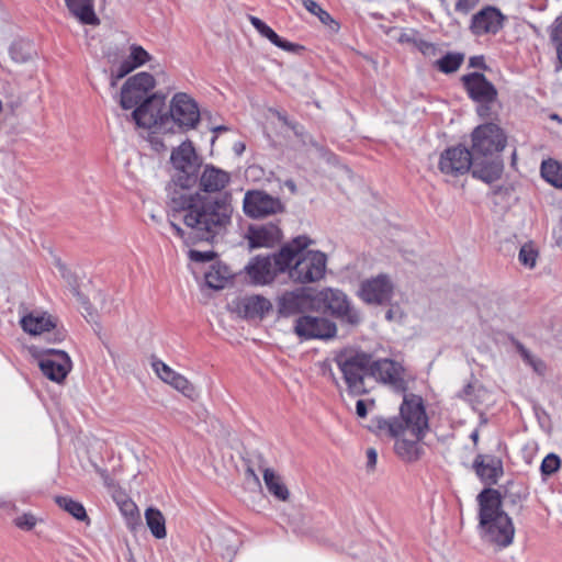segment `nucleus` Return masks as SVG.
<instances>
[{
    "label": "nucleus",
    "mask_w": 562,
    "mask_h": 562,
    "mask_svg": "<svg viewBox=\"0 0 562 562\" xmlns=\"http://www.w3.org/2000/svg\"><path fill=\"white\" fill-rule=\"evenodd\" d=\"M170 162L175 170L176 189L169 203V223L176 234L187 244L194 240H211L231 223L233 214L232 194L207 200L199 192H190L198 182L202 165L193 144L182 140L171 150Z\"/></svg>",
    "instance_id": "1"
},
{
    "label": "nucleus",
    "mask_w": 562,
    "mask_h": 562,
    "mask_svg": "<svg viewBox=\"0 0 562 562\" xmlns=\"http://www.w3.org/2000/svg\"><path fill=\"white\" fill-rule=\"evenodd\" d=\"M313 244L314 240L307 236L294 238L274 255L276 267L280 272H286L294 283L306 284L322 280L326 272L327 257L312 249Z\"/></svg>",
    "instance_id": "2"
},
{
    "label": "nucleus",
    "mask_w": 562,
    "mask_h": 562,
    "mask_svg": "<svg viewBox=\"0 0 562 562\" xmlns=\"http://www.w3.org/2000/svg\"><path fill=\"white\" fill-rule=\"evenodd\" d=\"M131 119L154 150L167 151L173 145L165 93L153 94L147 102L136 106Z\"/></svg>",
    "instance_id": "3"
},
{
    "label": "nucleus",
    "mask_w": 562,
    "mask_h": 562,
    "mask_svg": "<svg viewBox=\"0 0 562 562\" xmlns=\"http://www.w3.org/2000/svg\"><path fill=\"white\" fill-rule=\"evenodd\" d=\"M479 530L482 540L494 550L508 547L515 537L512 518L502 508L501 495L496 490L486 488L477 496Z\"/></svg>",
    "instance_id": "4"
},
{
    "label": "nucleus",
    "mask_w": 562,
    "mask_h": 562,
    "mask_svg": "<svg viewBox=\"0 0 562 562\" xmlns=\"http://www.w3.org/2000/svg\"><path fill=\"white\" fill-rule=\"evenodd\" d=\"M376 428L386 434H398L402 430L411 435H425L428 429V417L423 398L415 394H405L400 406V417L390 422L376 419Z\"/></svg>",
    "instance_id": "5"
},
{
    "label": "nucleus",
    "mask_w": 562,
    "mask_h": 562,
    "mask_svg": "<svg viewBox=\"0 0 562 562\" xmlns=\"http://www.w3.org/2000/svg\"><path fill=\"white\" fill-rule=\"evenodd\" d=\"M335 362L342 373L348 391L353 395H362L370 391L367 383L370 374L371 357L364 352L345 350L338 353Z\"/></svg>",
    "instance_id": "6"
},
{
    "label": "nucleus",
    "mask_w": 562,
    "mask_h": 562,
    "mask_svg": "<svg viewBox=\"0 0 562 562\" xmlns=\"http://www.w3.org/2000/svg\"><path fill=\"white\" fill-rule=\"evenodd\" d=\"M172 140L187 131L194 130L201 114L196 100L187 92H176L167 102Z\"/></svg>",
    "instance_id": "7"
},
{
    "label": "nucleus",
    "mask_w": 562,
    "mask_h": 562,
    "mask_svg": "<svg viewBox=\"0 0 562 562\" xmlns=\"http://www.w3.org/2000/svg\"><path fill=\"white\" fill-rule=\"evenodd\" d=\"M157 80L150 72L140 71L128 77L120 91V105L124 110H134L136 106L147 102L155 92Z\"/></svg>",
    "instance_id": "8"
},
{
    "label": "nucleus",
    "mask_w": 562,
    "mask_h": 562,
    "mask_svg": "<svg viewBox=\"0 0 562 562\" xmlns=\"http://www.w3.org/2000/svg\"><path fill=\"white\" fill-rule=\"evenodd\" d=\"M30 352L37 360L42 373L53 382L61 383L71 370V360L63 350L31 347Z\"/></svg>",
    "instance_id": "9"
},
{
    "label": "nucleus",
    "mask_w": 562,
    "mask_h": 562,
    "mask_svg": "<svg viewBox=\"0 0 562 562\" xmlns=\"http://www.w3.org/2000/svg\"><path fill=\"white\" fill-rule=\"evenodd\" d=\"M505 145L506 137L495 124L477 126L472 133V153L474 154L499 156Z\"/></svg>",
    "instance_id": "10"
},
{
    "label": "nucleus",
    "mask_w": 562,
    "mask_h": 562,
    "mask_svg": "<svg viewBox=\"0 0 562 562\" xmlns=\"http://www.w3.org/2000/svg\"><path fill=\"white\" fill-rule=\"evenodd\" d=\"M243 210L248 217L263 218L283 211V205L278 198L260 190H250L245 193Z\"/></svg>",
    "instance_id": "11"
},
{
    "label": "nucleus",
    "mask_w": 562,
    "mask_h": 562,
    "mask_svg": "<svg viewBox=\"0 0 562 562\" xmlns=\"http://www.w3.org/2000/svg\"><path fill=\"white\" fill-rule=\"evenodd\" d=\"M370 375L376 381L390 385L396 391H405L408 375L404 367L391 359L371 360Z\"/></svg>",
    "instance_id": "12"
},
{
    "label": "nucleus",
    "mask_w": 562,
    "mask_h": 562,
    "mask_svg": "<svg viewBox=\"0 0 562 562\" xmlns=\"http://www.w3.org/2000/svg\"><path fill=\"white\" fill-rule=\"evenodd\" d=\"M336 330V325L323 316L302 315L294 323V333L304 340L329 339Z\"/></svg>",
    "instance_id": "13"
},
{
    "label": "nucleus",
    "mask_w": 562,
    "mask_h": 562,
    "mask_svg": "<svg viewBox=\"0 0 562 562\" xmlns=\"http://www.w3.org/2000/svg\"><path fill=\"white\" fill-rule=\"evenodd\" d=\"M394 292V284L386 274H379L361 282L358 295L367 304L381 305L389 302Z\"/></svg>",
    "instance_id": "14"
},
{
    "label": "nucleus",
    "mask_w": 562,
    "mask_h": 562,
    "mask_svg": "<svg viewBox=\"0 0 562 562\" xmlns=\"http://www.w3.org/2000/svg\"><path fill=\"white\" fill-rule=\"evenodd\" d=\"M471 156L467 148L453 147L445 150L439 159V170L447 180L458 178L467 173L471 167Z\"/></svg>",
    "instance_id": "15"
},
{
    "label": "nucleus",
    "mask_w": 562,
    "mask_h": 562,
    "mask_svg": "<svg viewBox=\"0 0 562 562\" xmlns=\"http://www.w3.org/2000/svg\"><path fill=\"white\" fill-rule=\"evenodd\" d=\"M151 368L164 383L168 384L183 396L192 401H195L199 397V393L194 384L164 361L155 359L151 362Z\"/></svg>",
    "instance_id": "16"
},
{
    "label": "nucleus",
    "mask_w": 562,
    "mask_h": 562,
    "mask_svg": "<svg viewBox=\"0 0 562 562\" xmlns=\"http://www.w3.org/2000/svg\"><path fill=\"white\" fill-rule=\"evenodd\" d=\"M503 169L504 165L501 156L472 153L470 170L474 178L485 183H492L501 178Z\"/></svg>",
    "instance_id": "17"
},
{
    "label": "nucleus",
    "mask_w": 562,
    "mask_h": 562,
    "mask_svg": "<svg viewBox=\"0 0 562 562\" xmlns=\"http://www.w3.org/2000/svg\"><path fill=\"white\" fill-rule=\"evenodd\" d=\"M322 297L331 314L351 325L360 323V314L350 305L346 294L341 291L327 289L322 292Z\"/></svg>",
    "instance_id": "18"
},
{
    "label": "nucleus",
    "mask_w": 562,
    "mask_h": 562,
    "mask_svg": "<svg viewBox=\"0 0 562 562\" xmlns=\"http://www.w3.org/2000/svg\"><path fill=\"white\" fill-rule=\"evenodd\" d=\"M151 59L149 53L139 45L133 44L128 48V54L111 74V85L116 86L117 80L124 78L134 69L142 67Z\"/></svg>",
    "instance_id": "19"
},
{
    "label": "nucleus",
    "mask_w": 562,
    "mask_h": 562,
    "mask_svg": "<svg viewBox=\"0 0 562 562\" xmlns=\"http://www.w3.org/2000/svg\"><path fill=\"white\" fill-rule=\"evenodd\" d=\"M462 81L470 97L477 102H492L496 99L495 87L479 72L462 77Z\"/></svg>",
    "instance_id": "20"
},
{
    "label": "nucleus",
    "mask_w": 562,
    "mask_h": 562,
    "mask_svg": "<svg viewBox=\"0 0 562 562\" xmlns=\"http://www.w3.org/2000/svg\"><path fill=\"white\" fill-rule=\"evenodd\" d=\"M200 189L204 192L214 193L225 189L231 182V175L213 165H206L201 175H198Z\"/></svg>",
    "instance_id": "21"
},
{
    "label": "nucleus",
    "mask_w": 562,
    "mask_h": 562,
    "mask_svg": "<svg viewBox=\"0 0 562 562\" xmlns=\"http://www.w3.org/2000/svg\"><path fill=\"white\" fill-rule=\"evenodd\" d=\"M22 329L31 336H42L50 333L56 324L46 312H30L20 319Z\"/></svg>",
    "instance_id": "22"
},
{
    "label": "nucleus",
    "mask_w": 562,
    "mask_h": 562,
    "mask_svg": "<svg viewBox=\"0 0 562 562\" xmlns=\"http://www.w3.org/2000/svg\"><path fill=\"white\" fill-rule=\"evenodd\" d=\"M250 280L257 284H266L271 282L277 272H280L276 267L274 258L257 257L252 259L246 267Z\"/></svg>",
    "instance_id": "23"
},
{
    "label": "nucleus",
    "mask_w": 562,
    "mask_h": 562,
    "mask_svg": "<svg viewBox=\"0 0 562 562\" xmlns=\"http://www.w3.org/2000/svg\"><path fill=\"white\" fill-rule=\"evenodd\" d=\"M391 437L396 438L395 441V452L400 458L404 461H415L420 456V446L419 441L425 435H411L406 434L403 430L398 434H389Z\"/></svg>",
    "instance_id": "24"
},
{
    "label": "nucleus",
    "mask_w": 562,
    "mask_h": 562,
    "mask_svg": "<svg viewBox=\"0 0 562 562\" xmlns=\"http://www.w3.org/2000/svg\"><path fill=\"white\" fill-rule=\"evenodd\" d=\"M282 238V232L276 224H266L249 228L248 240L251 248L272 247Z\"/></svg>",
    "instance_id": "25"
},
{
    "label": "nucleus",
    "mask_w": 562,
    "mask_h": 562,
    "mask_svg": "<svg viewBox=\"0 0 562 562\" xmlns=\"http://www.w3.org/2000/svg\"><path fill=\"white\" fill-rule=\"evenodd\" d=\"M503 25V15L494 8H485L473 16L472 31L475 34L496 33Z\"/></svg>",
    "instance_id": "26"
},
{
    "label": "nucleus",
    "mask_w": 562,
    "mask_h": 562,
    "mask_svg": "<svg viewBox=\"0 0 562 562\" xmlns=\"http://www.w3.org/2000/svg\"><path fill=\"white\" fill-rule=\"evenodd\" d=\"M69 13L80 23L98 26L100 19L94 11L93 0H64Z\"/></svg>",
    "instance_id": "27"
},
{
    "label": "nucleus",
    "mask_w": 562,
    "mask_h": 562,
    "mask_svg": "<svg viewBox=\"0 0 562 562\" xmlns=\"http://www.w3.org/2000/svg\"><path fill=\"white\" fill-rule=\"evenodd\" d=\"M310 300V294L305 289H295L286 291L278 299L280 313L291 315L302 311Z\"/></svg>",
    "instance_id": "28"
},
{
    "label": "nucleus",
    "mask_w": 562,
    "mask_h": 562,
    "mask_svg": "<svg viewBox=\"0 0 562 562\" xmlns=\"http://www.w3.org/2000/svg\"><path fill=\"white\" fill-rule=\"evenodd\" d=\"M474 468L476 474L488 484L496 483L503 473L502 461L491 456H477Z\"/></svg>",
    "instance_id": "29"
},
{
    "label": "nucleus",
    "mask_w": 562,
    "mask_h": 562,
    "mask_svg": "<svg viewBox=\"0 0 562 562\" xmlns=\"http://www.w3.org/2000/svg\"><path fill=\"white\" fill-rule=\"evenodd\" d=\"M249 22L262 37L267 38L277 47L291 53H299L303 49V46L281 38L268 24H266L259 18L250 15Z\"/></svg>",
    "instance_id": "30"
},
{
    "label": "nucleus",
    "mask_w": 562,
    "mask_h": 562,
    "mask_svg": "<svg viewBox=\"0 0 562 562\" xmlns=\"http://www.w3.org/2000/svg\"><path fill=\"white\" fill-rule=\"evenodd\" d=\"M261 472L268 492L280 502H289L291 493L282 476L270 467H262Z\"/></svg>",
    "instance_id": "31"
},
{
    "label": "nucleus",
    "mask_w": 562,
    "mask_h": 562,
    "mask_svg": "<svg viewBox=\"0 0 562 562\" xmlns=\"http://www.w3.org/2000/svg\"><path fill=\"white\" fill-rule=\"evenodd\" d=\"M236 312L243 317H256L270 308V303L258 295L246 296L236 301Z\"/></svg>",
    "instance_id": "32"
},
{
    "label": "nucleus",
    "mask_w": 562,
    "mask_h": 562,
    "mask_svg": "<svg viewBox=\"0 0 562 562\" xmlns=\"http://www.w3.org/2000/svg\"><path fill=\"white\" fill-rule=\"evenodd\" d=\"M540 258V247L532 240L526 241L520 246L518 261L526 269H535Z\"/></svg>",
    "instance_id": "33"
},
{
    "label": "nucleus",
    "mask_w": 562,
    "mask_h": 562,
    "mask_svg": "<svg viewBox=\"0 0 562 562\" xmlns=\"http://www.w3.org/2000/svg\"><path fill=\"white\" fill-rule=\"evenodd\" d=\"M146 524L151 535L157 539H164L167 536L166 520L160 510L147 508L145 512Z\"/></svg>",
    "instance_id": "34"
},
{
    "label": "nucleus",
    "mask_w": 562,
    "mask_h": 562,
    "mask_svg": "<svg viewBox=\"0 0 562 562\" xmlns=\"http://www.w3.org/2000/svg\"><path fill=\"white\" fill-rule=\"evenodd\" d=\"M229 271L226 267L213 265L205 273V282L212 289H223L229 280Z\"/></svg>",
    "instance_id": "35"
},
{
    "label": "nucleus",
    "mask_w": 562,
    "mask_h": 562,
    "mask_svg": "<svg viewBox=\"0 0 562 562\" xmlns=\"http://www.w3.org/2000/svg\"><path fill=\"white\" fill-rule=\"evenodd\" d=\"M542 178L555 188L562 189V165L555 160H546L541 165Z\"/></svg>",
    "instance_id": "36"
},
{
    "label": "nucleus",
    "mask_w": 562,
    "mask_h": 562,
    "mask_svg": "<svg viewBox=\"0 0 562 562\" xmlns=\"http://www.w3.org/2000/svg\"><path fill=\"white\" fill-rule=\"evenodd\" d=\"M56 503L59 505V507L69 513L76 519L88 520L85 507L80 503L74 501L72 498L66 496H58L56 497Z\"/></svg>",
    "instance_id": "37"
},
{
    "label": "nucleus",
    "mask_w": 562,
    "mask_h": 562,
    "mask_svg": "<svg viewBox=\"0 0 562 562\" xmlns=\"http://www.w3.org/2000/svg\"><path fill=\"white\" fill-rule=\"evenodd\" d=\"M464 56L462 54H447L445 57L436 60V66L445 74H451L459 69Z\"/></svg>",
    "instance_id": "38"
},
{
    "label": "nucleus",
    "mask_w": 562,
    "mask_h": 562,
    "mask_svg": "<svg viewBox=\"0 0 562 562\" xmlns=\"http://www.w3.org/2000/svg\"><path fill=\"white\" fill-rule=\"evenodd\" d=\"M550 36L555 46L558 59L562 65V15L557 18L552 24Z\"/></svg>",
    "instance_id": "39"
},
{
    "label": "nucleus",
    "mask_w": 562,
    "mask_h": 562,
    "mask_svg": "<svg viewBox=\"0 0 562 562\" xmlns=\"http://www.w3.org/2000/svg\"><path fill=\"white\" fill-rule=\"evenodd\" d=\"M120 509L126 517L127 524L134 526L139 520V512L136 504L131 499H124L120 503Z\"/></svg>",
    "instance_id": "40"
},
{
    "label": "nucleus",
    "mask_w": 562,
    "mask_h": 562,
    "mask_svg": "<svg viewBox=\"0 0 562 562\" xmlns=\"http://www.w3.org/2000/svg\"><path fill=\"white\" fill-rule=\"evenodd\" d=\"M78 295L83 304H89V306L95 312L106 308V296L101 291H94L91 297H83L79 293Z\"/></svg>",
    "instance_id": "41"
},
{
    "label": "nucleus",
    "mask_w": 562,
    "mask_h": 562,
    "mask_svg": "<svg viewBox=\"0 0 562 562\" xmlns=\"http://www.w3.org/2000/svg\"><path fill=\"white\" fill-rule=\"evenodd\" d=\"M560 468V459L555 454H548L541 464V471L543 474H552Z\"/></svg>",
    "instance_id": "42"
},
{
    "label": "nucleus",
    "mask_w": 562,
    "mask_h": 562,
    "mask_svg": "<svg viewBox=\"0 0 562 562\" xmlns=\"http://www.w3.org/2000/svg\"><path fill=\"white\" fill-rule=\"evenodd\" d=\"M14 522L20 529L32 530L36 525V517L26 513L15 518Z\"/></svg>",
    "instance_id": "43"
},
{
    "label": "nucleus",
    "mask_w": 562,
    "mask_h": 562,
    "mask_svg": "<svg viewBox=\"0 0 562 562\" xmlns=\"http://www.w3.org/2000/svg\"><path fill=\"white\" fill-rule=\"evenodd\" d=\"M21 50H22L21 46H14L12 48V57L14 60H16L19 63L31 61L36 56L35 50L32 48H29L25 53H22Z\"/></svg>",
    "instance_id": "44"
},
{
    "label": "nucleus",
    "mask_w": 562,
    "mask_h": 562,
    "mask_svg": "<svg viewBox=\"0 0 562 562\" xmlns=\"http://www.w3.org/2000/svg\"><path fill=\"white\" fill-rule=\"evenodd\" d=\"M521 356H522L524 360L529 366H531L536 372L543 373L544 364H543V362L539 358H537L536 356H533L532 353H530L526 349L521 350Z\"/></svg>",
    "instance_id": "45"
},
{
    "label": "nucleus",
    "mask_w": 562,
    "mask_h": 562,
    "mask_svg": "<svg viewBox=\"0 0 562 562\" xmlns=\"http://www.w3.org/2000/svg\"><path fill=\"white\" fill-rule=\"evenodd\" d=\"M465 394L468 396L474 394L477 403H483L488 397L487 391L482 386L469 385L465 390Z\"/></svg>",
    "instance_id": "46"
},
{
    "label": "nucleus",
    "mask_w": 562,
    "mask_h": 562,
    "mask_svg": "<svg viewBox=\"0 0 562 562\" xmlns=\"http://www.w3.org/2000/svg\"><path fill=\"white\" fill-rule=\"evenodd\" d=\"M215 254L213 251L190 250L189 258L195 262L211 261Z\"/></svg>",
    "instance_id": "47"
},
{
    "label": "nucleus",
    "mask_w": 562,
    "mask_h": 562,
    "mask_svg": "<svg viewBox=\"0 0 562 562\" xmlns=\"http://www.w3.org/2000/svg\"><path fill=\"white\" fill-rule=\"evenodd\" d=\"M374 405L373 400H359L356 404V414L359 418H364L367 416L369 407Z\"/></svg>",
    "instance_id": "48"
},
{
    "label": "nucleus",
    "mask_w": 562,
    "mask_h": 562,
    "mask_svg": "<svg viewBox=\"0 0 562 562\" xmlns=\"http://www.w3.org/2000/svg\"><path fill=\"white\" fill-rule=\"evenodd\" d=\"M376 461H378V452L374 448H369L367 450V464H366V468H367V471L368 472H373L374 469H375V465H376Z\"/></svg>",
    "instance_id": "49"
},
{
    "label": "nucleus",
    "mask_w": 562,
    "mask_h": 562,
    "mask_svg": "<svg viewBox=\"0 0 562 562\" xmlns=\"http://www.w3.org/2000/svg\"><path fill=\"white\" fill-rule=\"evenodd\" d=\"M303 5L308 12L315 15L322 10L318 3H316L314 0H304Z\"/></svg>",
    "instance_id": "50"
},
{
    "label": "nucleus",
    "mask_w": 562,
    "mask_h": 562,
    "mask_svg": "<svg viewBox=\"0 0 562 562\" xmlns=\"http://www.w3.org/2000/svg\"><path fill=\"white\" fill-rule=\"evenodd\" d=\"M419 48H420L422 53L425 55H430L435 52V47L430 43L423 42V43H420Z\"/></svg>",
    "instance_id": "51"
},
{
    "label": "nucleus",
    "mask_w": 562,
    "mask_h": 562,
    "mask_svg": "<svg viewBox=\"0 0 562 562\" xmlns=\"http://www.w3.org/2000/svg\"><path fill=\"white\" fill-rule=\"evenodd\" d=\"M484 59L482 56H474L470 58V66L471 67H483Z\"/></svg>",
    "instance_id": "52"
},
{
    "label": "nucleus",
    "mask_w": 562,
    "mask_h": 562,
    "mask_svg": "<svg viewBox=\"0 0 562 562\" xmlns=\"http://www.w3.org/2000/svg\"><path fill=\"white\" fill-rule=\"evenodd\" d=\"M316 15L323 23H328L329 21H333L331 16L323 9Z\"/></svg>",
    "instance_id": "53"
},
{
    "label": "nucleus",
    "mask_w": 562,
    "mask_h": 562,
    "mask_svg": "<svg viewBox=\"0 0 562 562\" xmlns=\"http://www.w3.org/2000/svg\"><path fill=\"white\" fill-rule=\"evenodd\" d=\"M247 474H248L249 476H251V477H252V480H254L257 484H259V477H258V475L255 473V471H254L252 469H250V468H249V469H247Z\"/></svg>",
    "instance_id": "54"
},
{
    "label": "nucleus",
    "mask_w": 562,
    "mask_h": 562,
    "mask_svg": "<svg viewBox=\"0 0 562 562\" xmlns=\"http://www.w3.org/2000/svg\"><path fill=\"white\" fill-rule=\"evenodd\" d=\"M472 439H473V441H474V442H476V441H477V439H479V434H477L476 431L472 434Z\"/></svg>",
    "instance_id": "55"
},
{
    "label": "nucleus",
    "mask_w": 562,
    "mask_h": 562,
    "mask_svg": "<svg viewBox=\"0 0 562 562\" xmlns=\"http://www.w3.org/2000/svg\"><path fill=\"white\" fill-rule=\"evenodd\" d=\"M60 269H61L64 272H67V273H68V271H67V270L65 269V267H64V266H61V265H60Z\"/></svg>",
    "instance_id": "56"
},
{
    "label": "nucleus",
    "mask_w": 562,
    "mask_h": 562,
    "mask_svg": "<svg viewBox=\"0 0 562 562\" xmlns=\"http://www.w3.org/2000/svg\"><path fill=\"white\" fill-rule=\"evenodd\" d=\"M404 40H406V36L400 37V41H404Z\"/></svg>",
    "instance_id": "57"
},
{
    "label": "nucleus",
    "mask_w": 562,
    "mask_h": 562,
    "mask_svg": "<svg viewBox=\"0 0 562 562\" xmlns=\"http://www.w3.org/2000/svg\"><path fill=\"white\" fill-rule=\"evenodd\" d=\"M404 40H406V36L400 37V41H404Z\"/></svg>",
    "instance_id": "58"
}]
</instances>
